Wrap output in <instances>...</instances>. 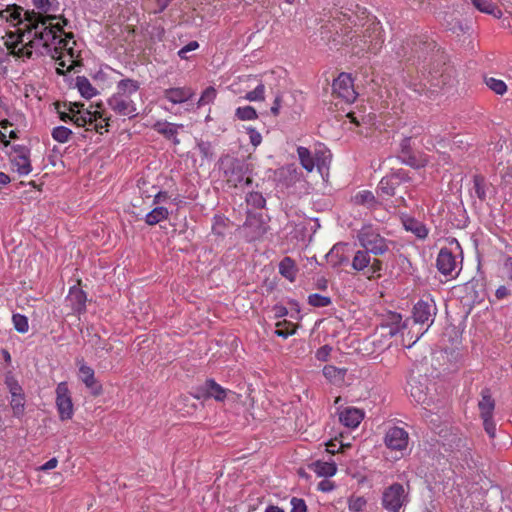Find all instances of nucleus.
Masks as SVG:
<instances>
[{
	"label": "nucleus",
	"mask_w": 512,
	"mask_h": 512,
	"mask_svg": "<svg viewBox=\"0 0 512 512\" xmlns=\"http://www.w3.org/2000/svg\"><path fill=\"white\" fill-rule=\"evenodd\" d=\"M80 378L86 385L88 389H90L92 395L98 396L102 393V386L98 383L94 376V370L86 365H81L79 368Z\"/></svg>",
	"instance_id": "nucleus-16"
},
{
	"label": "nucleus",
	"mask_w": 512,
	"mask_h": 512,
	"mask_svg": "<svg viewBox=\"0 0 512 512\" xmlns=\"http://www.w3.org/2000/svg\"><path fill=\"white\" fill-rule=\"evenodd\" d=\"M391 320H392V323L395 324L396 326L390 327L389 332H388V334L390 336H394L395 334L400 332L401 329H404L407 326V320L405 322H403V324L400 326V323L402 320V317L400 314H393L391 317Z\"/></svg>",
	"instance_id": "nucleus-46"
},
{
	"label": "nucleus",
	"mask_w": 512,
	"mask_h": 512,
	"mask_svg": "<svg viewBox=\"0 0 512 512\" xmlns=\"http://www.w3.org/2000/svg\"><path fill=\"white\" fill-rule=\"evenodd\" d=\"M403 226L407 231H411L414 233L418 238L423 239L428 235V230L421 222L418 220L406 217L402 219Z\"/></svg>",
	"instance_id": "nucleus-25"
},
{
	"label": "nucleus",
	"mask_w": 512,
	"mask_h": 512,
	"mask_svg": "<svg viewBox=\"0 0 512 512\" xmlns=\"http://www.w3.org/2000/svg\"><path fill=\"white\" fill-rule=\"evenodd\" d=\"M249 164L237 158H228L225 162L224 175L227 184L230 187L242 188L252 184V178L249 175Z\"/></svg>",
	"instance_id": "nucleus-1"
},
{
	"label": "nucleus",
	"mask_w": 512,
	"mask_h": 512,
	"mask_svg": "<svg viewBox=\"0 0 512 512\" xmlns=\"http://www.w3.org/2000/svg\"><path fill=\"white\" fill-rule=\"evenodd\" d=\"M318 489L322 492H330L334 489V483L330 480L324 479L318 484Z\"/></svg>",
	"instance_id": "nucleus-55"
},
{
	"label": "nucleus",
	"mask_w": 512,
	"mask_h": 512,
	"mask_svg": "<svg viewBox=\"0 0 512 512\" xmlns=\"http://www.w3.org/2000/svg\"><path fill=\"white\" fill-rule=\"evenodd\" d=\"M168 210L165 207H156L151 212H149L145 217V222L148 225H155L160 221L166 219L168 217Z\"/></svg>",
	"instance_id": "nucleus-34"
},
{
	"label": "nucleus",
	"mask_w": 512,
	"mask_h": 512,
	"mask_svg": "<svg viewBox=\"0 0 512 512\" xmlns=\"http://www.w3.org/2000/svg\"><path fill=\"white\" fill-rule=\"evenodd\" d=\"M76 86L81 95L87 99L92 98L97 94V90L92 86L90 81L84 76L76 78Z\"/></svg>",
	"instance_id": "nucleus-32"
},
{
	"label": "nucleus",
	"mask_w": 512,
	"mask_h": 512,
	"mask_svg": "<svg viewBox=\"0 0 512 512\" xmlns=\"http://www.w3.org/2000/svg\"><path fill=\"white\" fill-rule=\"evenodd\" d=\"M108 105L121 116L132 118L137 115L135 104L130 97L114 94L108 99Z\"/></svg>",
	"instance_id": "nucleus-10"
},
{
	"label": "nucleus",
	"mask_w": 512,
	"mask_h": 512,
	"mask_svg": "<svg viewBox=\"0 0 512 512\" xmlns=\"http://www.w3.org/2000/svg\"><path fill=\"white\" fill-rule=\"evenodd\" d=\"M474 182V190L477 195V197L480 200H485L486 198V191H485V178L481 175H475L473 178Z\"/></svg>",
	"instance_id": "nucleus-40"
},
{
	"label": "nucleus",
	"mask_w": 512,
	"mask_h": 512,
	"mask_svg": "<svg viewBox=\"0 0 512 512\" xmlns=\"http://www.w3.org/2000/svg\"><path fill=\"white\" fill-rule=\"evenodd\" d=\"M504 268L506 269L509 278L512 280V258L508 257L504 263Z\"/></svg>",
	"instance_id": "nucleus-64"
},
{
	"label": "nucleus",
	"mask_w": 512,
	"mask_h": 512,
	"mask_svg": "<svg viewBox=\"0 0 512 512\" xmlns=\"http://www.w3.org/2000/svg\"><path fill=\"white\" fill-rule=\"evenodd\" d=\"M429 77L430 78L428 81L430 83V88L433 90L443 88L444 86L449 84L451 80L450 74L447 73V68L441 71L439 69L429 71Z\"/></svg>",
	"instance_id": "nucleus-19"
},
{
	"label": "nucleus",
	"mask_w": 512,
	"mask_h": 512,
	"mask_svg": "<svg viewBox=\"0 0 512 512\" xmlns=\"http://www.w3.org/2000/svg\"><path fill=\"white\" fill-rule=\"evenodd\" d=\"M236 116L240 120H254L258 117L256 110L252 106L237 108Z\"/></svg>",
	"instance_id": "nucleus-38"
},
{
	"label": "nucleus",
	"mask_w": 512,
	"mask_h": 512,
	"mask_svg": "<svg viewBox=\"0 0 512 512\" xmlns=\"http://www.w3.org/2000/svg\"><path fill=\"white\" fill-rule=\"evenodd\" d=\"M352 201L355 205L364 206L367 209H375L379 204L372 192L363 190L353 196Z\"/></svg>",
	"instance_id": "nucleus-24"
},
{
	"label": "nucleus",
	"mask_w": 512,
	"mask_h": 512,
	"mask_svg": "<svg viewBox=\"0 0 512 512\" xmlns=\"http://www.w3.org/2000/svg\"><path fill=\"white\" fill-rule=\"evenodd\" d=\"M295 333V327L291 323L285 322H279L277 323V329L275 331V334L279 337L287 338L288 336Z\"/></svg>",
	"instance_id": "nucleus-44"
},
{
	"label": "nucleus",
	"mask_w": 512,
	"mask_h": 512,
	"mask_svg": "<svg viewBox=\"0 0 512 512\" xmlns=\"http://www.w3.org/2000/svg\"><path fill=\"white\" fill-rule=\"evenodd\" d=\"M404 174L394 173L388 176H385L381 179L378 185V190L387 196H394L397 187L400 186L402 181L404 180Z\"/></svg>",
	"instance_id": "nucleus-15"
},
{
	"label": "nucleus",
	"mask_w": 512,
	"mask_h": 512,
	"mask_svg": "<svg viewBox=\"0 0 512 512\" xmlns=\"http://www.w3.org/2000/svg\"><path fill=\"white\" fill-rule=\"evenodd\" d=\"M265 86L260 83L256 86V88L252 91H249L245 95V99L248 101H263L265 99Z\"/></svg>",
	"instance_id": "nucleus-43"
},
{
	"label": "nucleus",
	"mask_w": 512,
	"mask_h": 512,
	"mask_svg": "<svg viewBox=\"0 0 512 512\" xmlns=\"http://www.w3.org/2000/svg\"><path fill=\"white\" fill-rule=\"evenodd\" d=\"M33 4L43 12H48L51 6L49 0H33Z\"/></svg>",
	"instance_id": "nucleus-57"
},
{
	"label": "nucleus",
	"mask_w": 512,
	"mask_h": 512,
	"mask_svg": "<svg viewBox=\"0 0 512 512\" xmlns=\"http://www.w3.org/2000/svg\"><path fill=\"white\" fill-rule=\"evenodd\" d=\"M323 374L327 379H335L337 376H340L342 373L339 369L334 366H325L323 369Z\"/></svg>",
	"instance_id": "nucleus-52"
},
{
	"label": "nucleus",
	"mask_w": 512,
	"mask_h": 512,
	"mask_svg": "<svg viewBox=\"0 0 512 512\" xmlns=\"http://www.w3.org/2000/svg\"><path fill=\"white\" fill-rule=\"evenodd\" d=\"M250 141L254 146H258L262 141L261 134L255 129L249 130Z\"/></svg>",
	"instance_id": "nucleus-56"
},
{
	"label": "nucleus",
	"mask_w": 512,
	"mask_h": 512,
	"mask_svg": "<svg viewBox=\"0 0 512 512\" xmlns=\"http://www.w3.org/2000/svg\"><path fill=\"white\" fill-rule=\"evenodd\" d=\"M56 395V405L61 420L71 419L73 416V403L66 382L58 384Z\"/></svg>",
	"instance_id": "nucleus-8"
},
{
	"label": "nucleus",
	"mask_w": 512,
	"mask_h": 512,
	"mask_svg": "<svg viewBox=\"0 0 512 512\" xmlns=\"http://www.w3.org/2000/svg\"><path fill=\"white\" fill-rule=\"evenodd\" d=\"M362 248L373 255H383L389 250V241L371 225H365L357 234Z\"/></svg>",
	"instance_id": "nucleus-2"
},
{
	"label": "nucleus",
	"mask_w": 512,
	"mask_h": 512,
	"mask_svg": "<svg viewBox=\"0 0 512 512\" xmlns=\"http://www.w3.org/2000/svg\"><path fill=\"white\" fill-rule=\"evenodd\" d=\"M58 464V460L56 458H51L44 465L41 466V470L46 471L50 469H54Z\"/></svg>",
	"instance_id": "nucleus-63"
},
{
	"label": "nucleus",
	"mask_w": 512,
	"mask_h": 512,
	"mask_svg": "<svg viewBox=\"0 0 512 512\" xmlns=\"http://www.w3.org/2000/svg\"><path fill=\"white\" fill-rule=\"evenodd\" d=\"M364 417V413L362 410L347 407L339 414L340 422L348 428H356Z\"/></svg>",
	"instance_id": "nucleus-17"
},
{
	"label": "nucleus",
	"mask_w": 512,
	"mask_h": 512,
	"mask_svg": "<svg viewBox=\"0 0 512 512\" xmlns=\"http://www.w3.org/2000/svg\"><path fill=\"white\" fill-rule=\"evenodd\" d=\"M216 95H217V91L214 87H212V86L207 87L203 91L200 99L198 100V103H197L198 107L212 103L214 101V99L216 98Z\"/></svg>",
	"instance_id": "nucleus-39"
},
{
	"label": "nucleus",
	"mask_w": 512,
	"mask_h": 512,
	"mask_svg": "<svg viewBox=\"0 0 512 512\" xmlns=\"http://www.w3.org/2000/svg\"><path fill=\"white\" fill-rule=\"evenodd\" d=\"M41 30H35V38L40 39L44 42L43 46L48 48L50 42H54L58 36L56 35V31L52 28L45 25H40Z\"/></svg>",
	"instance_id": "nucleus-31"
},
{
	"label": "nucleus",
	"mask_w": 512,
	"mask_h": 512,
	"mask_svg": "<svg viewBox=\"0 0 512 512\" xmlns=\"http://www.w3.org/2000/svg\"><path fill=\"white\" fill-rule=\"evenodd\" d=\"M5 385L11 395L10 406L13 411V415L20 418L25 412L26 399L24 391L19 382L12 375H7L5 377Z\"/></svg>",
	"instance_id": "nucleus-5"
},
{
	"label": "nucleus",
	"mask_w": 512,
	"mask_h": 512,
	"mask_svg": "<svg viewBox=\"0 0 512 512\" xmlns=\"http://www.w3.org/2000/svg\"><path fill=\"white\" fill-rule=\"evenodd\" d=\"M482 399L480 400L478 406L481 411V416H489L493 414V410L495 407L494 400L492 399L488 390H483L481 393Z\"/></svg>",
	"instance_id": "nucleus-33"
},
{
	"label": "nucleus",
	"mask_w": 512,
	"mask_h": 512,
	"mask_svg": "<svg viewBox=\"0 0 512 512\" xmlns=\"http://www.w3.org/2000/svg\"><path fill=\"white\" fill-rule=\"evenodd\" d=\"M481 417L483 419V425H484L485 431L488 433V435L490 437H494L495 436L496 427H495V423L492 420V415L481 416Z\"/></svg>",
	"instance_id": "nucleus-48"
},
{
	"label": "nucleus",
	"mask_w": 512,
	"mask_h": 512,
	"mask_svg": "<svg viewBox=\"0 0 512 512\" xmlns=\"http://www.w3.org/2000/svg\"><path fill=\"white\" fill-rule=\"evenodd\" d=\"M410 138H404L401 142V156L410 154Z\"/></svg>",
	"instance_id": "nucleus-62"
},
{
	"label": "nucleus",
	"mask_w": 512,
	"mask_h": 512,
	"mask_svg": "<svg viewBox=\"0 0 512 512\" xmlns=\"http://www.w3.org/2000/svg\"><path fill=\"white\" fill-rule=\"evenodd\" d=\"M193 95L194 91L188 87L169 88L164 91V97L173 104L186 102Z\"/></svg>",
	"instance_id": "nucleus-18"
},
{
	"label": "nucleus",
	"mask_w": 512,
	"mask_h": 512,
	"mask_svg": "<svg viewBox=\"0 0 512 512\" xmlns=\"http://www.w3.org/2000/svg\"><path fill=\"white\" fill-rule=\"evenodd\" d=\"M84 104L80 103H70L68 110L72 112L71 122H73L78 127H84L86 125L92 126V124L98 119L102 118V114L100 111H90V110H81Z\"/></svg>",
	"instance_id": "nucleus-9"
},
{
	"label": "nucleus",
	"mask_w": 512,
	"mask_h": 512,
	"mask_svg": "<svg viewBox=\"0 0 512 512\" xmlns=\"http://www.w3.org/2000/svg\"><path fill=\"white\" fill-rule=\"evenodd\" d=\"M183 125L171 124V123H160L157 122L154 125L155 130L165 136L167 139L172 140L174 144H179L180 141L177 138L178 128H182Z\"/></svg>",
	"instance_id": "nucleus-21"
},
{
	"label": "nucleus",
	"mask_w": 512,
	"mask_h": 512,
	"mask_svg": "<svg viewBox=\"0 0 512 512\" xmlns=\"http://www.w3.org/2000/svg\"><path fill=\"white\" fill-rule=\"evenodd\" d=\"M309 468L313 470L318 476L331 477L335 475L337 471L336 464L334 462H327L317 460L309 465Z\"/></svg>",
	"instance_id": "nucleus-22"
},
{
	"label": "nucleus",
	"mask_w": 512,
	"mask_h": 512,
	"mask_svg": "<svg viewBox=\"0 0 512 512\" xmlns=\"http://www.w3.org/2000/svg\"><path fill=\"white\" fill-rule=\"evenodd\" d=\"M247 203L255 208H263L265 206L266 200L259 192H251L248 194Z\"/></svg>",
	"instance_id": "nucleus-45"
},
{
	"label": "nucleus",
	"mask_w": 512,
	"mask_h": 512,
	"mask_svg": "<svg viewBox=\"0 0 512 512\" xmlns=\"http://www.w3.org/2000/svg\"><path fill=\"white\" fill-rule=\"evenodd\" d=\"M413 320L415 324H427V328L416 334L415 340L412 344L416 343L421 336L428 330L433 324L437 315V307L433 298L425 296L420 299L413 308Z\"/></svg>",
	"instance_id": "nucleus-3"
},
{
	"label": "nucleus",
	"mask_w": 512,
	"mask_h": 512,
	"mask_svg": "<svg viewBox=\"0 0 512 512\" xmlns=\"http://www.w3.org/2000/svg\"><path fill=\"white\" fill-rule=\"evenodd\" d=\"M408 433L400 427L394 426L387 430L384 442L391 450L402 451L408 445Z\"/></svg>",
	"instance_id": "nucleus-11"
},
{
	"label": "nucleus",
	"mask_w": 512,
	"mask_h": 512,
	"mask_svg": "<svg viewBox=\"0 0 512 512\" xmlns=\"http://www.w3.org/2000/svg\"><path fill=\"white\" fill-rule=\"evenodd\" d=\"M15 155L11 158L13 166L16 167L20 175H27L31 172L32 167L29 160V150L25 146L13 147Z\"/></svg>",
	"instance_id": "nucleus-12"
},
{
	"label": "nucleus",
	"mask_w": 512,
	"mask_h": 512,
	"mask_svg": "<svg viewBox=\"0 0 512 512\" xmlns=\"http://www.w3.org/2000/svg\"><path fill=\"white\" fill-rule=\"evenodd\" d=\"M68 301L71 303L72 309L80 313L85 309L86 295L82 290L73 287L70 289Z\"/></svg>",
	"instance_id": "nucleus-26"
},
{
	"label": "nucleus",
	"mask_w": 512,
	"mask_h": 512,
	"mask_svg": "<svg viewBox=\"0 0 512 512\" xmlns=\"http://www.w3.org/2000/svg\"><path fill=\"white\" fill-rule=\"evenodd\" d=\"M331 352V348L327 345L320 347L316 352V358L321 361H326L329 354Z\"/></svg>",
	"instance_id": "nucleus-53"
},
{
	"label": "nucleus",
	"mask_w": 512,
	"mask_h": 512,
	"mask_svg": "<svg viewBox=\"0 0 512 512\" xmlns=\"http://www.w3.org/2000/svg\"><path fill=\"white\" fill-rule=\"evenodd\" d=\"M281 101H282L281 94H277L276 97H275V100L273 102V105L271 107V113L274 116H277L279 114L280 107H281Z\"/></svg>",
	"instance_id": "nucleus-58"
},
{
	"label": "nucleus",
	"mask_w": 512,
	"mask_h": 512,
	"mask_svg": "<svg viewBox=\"0 0 512 512\" xmlns=\"http://www.w3.org/2000/svg\"><path fill=\"white\" fill-rule=\"evenodd\" d=\"M279 272L290 281H294L297 273L295 261L290 257H284L279 263Z\"/></svg>",
	"instance_id": "nucleus-28"
},
{
	"label": "nucleus",
	"mask_w": 512,
	"mask_h": 512,
	"mask_svg": "<svg viewBox=\"0 0 512 512\" xmlns=\"http://www.w3.org/2000/svg\"><path fill=\"white\" fill-rule=\"evenodd\" d=\"M370 253L366 250H358L352 260V267L354 270L362 272L366 276V272L370 267Z\"/></svg>",
	"instance_id": "nucleus-23"
},
{
	"label": "nucleus",
	"mask_w": 512,
	"mask_h": 512,
	"mask_svg": "<svg viewBox=\"0 0 512 512\" xmlns=\"http://www.w3.org/2000/svg\"><path fill=\"white\" fill-rule=\"evenodd\" d=\"M232 391L223 388L213 379H207L204 384L195 388L193 396L198 400H207L210 398L218 402H223Z\"/></svg>",
	"instance_id": "nucleus-6"
},
{
	"label": "nucleus",
	"mask_w": 512,
	"mask_h": 512,
	"mask_svg": "<svg viewBox=\"0 0 512 512\" xmlns=\"http://www.w3.org/2000/svg\"><path fill=\"white\" fill-rule=\"evenodd\" d=\"M436 265L442 274L452 275L456 271L457 261L449 249L442 248L438 254Z\"/></svg>",
	"instance_id": "nucleus-13"
},
{
	"label": "nucleus",
	"mask_w": 512,
	"mask_h": 512,
	"mask_svg": "<svg viewBox=\"0 0 512 512\" xmlns=\"http://www.w3.org/2000/svg\"><path fill=\"white\" fill-rule=\"evenodd\" d=\"M7 36H8V40H6L5 45L11 51V53L13 55H15L17 57L26 56L28 58H30L32 56V51L27 50L24 47H21L16 50L18 43L22 42L23 35L18 36L17 39H14L15 35L13 33L8 34Z\"/></svg>",
	"instance_id": "nucleus-27"
},
{
	"label": "nucleus",
	"mask_w": 512,
	"mask_h": 512,
	"mask_svg": "<svg viewBox=\"0 0 512 512\" xmlns=\"http://www.w3.org/2000/svg\"><path fill=\"white\" fill-rule=\"evenodd\" d=\"M139 82L133 79H123L117 84V92L115 94H119L126 97H131L132 94L136 93L139 90Z\"/></svg>",
	"instance_id": "nucleus-29"
},
{
	"label": "nucleus",
	"mask_w": 512,
	"mask_h": 512,
	"mask_svg": "<svg viewBox=\"0 0 512 512\" xmlns=\"http://www.w3.org/2000/svg\"><path fill=\"white\" fill-rule=\"evenodd\" d=\"M12 320L16 331L20 333H25L28 331L29 324L26 316L21 314H14Z\"/></svg>",
	"instance_id": "nucleus-42"
},
{
	"label": "nucleus",
	"mask_w": 512,
	"mask_h": 512,
	"mask_svg": "<svg viewBox=\"0 0 512 512\" xmlns=\"http://www.w3.org/2000/svg\"><path fill=\"white\" fill-rule=\"evenodd\" d=\"M24 16L25 20L29 23V31L37 30L40 28V25H45L48 21L56 19V16H44L41 13H37L35 11H26Z\"/></svg>",
	"instance_id": "nucleus-20"
},
{
	"label": "nucleus",
	"mask_w": 512,
	"mask_h": 512,
	"mask_svg": "<svg viewBox=\"0 0 512 512\" xmlns=\"http://www.w3.org/2000/svg\"><path fill=\"white\" fill-rule=\"evenodd\" d=\"M71 135L72 131L65 126H58L52 130L53 139L59 143H66Z\"/></svg>",
	"instance_id": "nucleus-37"
},
{
	"label": "nucleus",
	"mask_w": 512,
	"mask_h": 512,
	"mask_svg": "<svg viewBox=\"0 0 512 512\" xmlns=\"http://www.w3.org/2000/svg\"><path fill=\"white\" fill-rule=\"evenodd\" d=\"M21 7L17 5L12 6L11 10V20L10 21H21Z\"/></svg>",
	"instance_id": "nucleus-59"
},
{
	"label": "nucleus",
	"mask_w": 512,
	"mask_h": 512,
	"mask_svg": "<svg viewBox=\"0 0 512 512\" xmlns=\"http://www.w3.org/2000/svg\"><path fill=\"white\" fill-rule=\"evenodd\" d=\"M171 2H172V0H156L157 9H155L154 13L163 12L169 6V4Z\"/></svg>",
	"instance_id": "nucleus-60"
},
{
	"label": "nucleus",
	"mask_w": 512,
	"mask_h": 512,
	"mask_svg": "<svg viewBox=\"0 0 512 512\" xmlns=\"http://www.w3.org/2000/svg\"><path fill=\"white\" fill-rule=\"evenodd\" d=\"M308 303L315 307H326L331 304V298L315 293L308 296Z\"/></svg>",
	"instance_id": "nucleus-41"
},
{
	"label": "nucleus",
	"mask_w": 512,
	"mask_h": 512,
	"mask_svg": "<svg viewBox=\"0 0 512 512\" xmlns=\"http://www.w3.org/2000/svg\"><path fill=\"white\" fill-rule=\"evenodd\" d=\"M382 270V261L377 258H374L370 261V267L366 272V277L373 278L377 273Z\"/></svg>",
	"instance_id": "nucleus-47"
},
{
	"label": "nucleus",
	"mask_w": 512,
	"mask_h": 512,
	"mask_svg": "<svg viewBox=\"0 0 512 512\" xmlns=\"http://www.w3.org/2000/svg\"><path fill=\"white\" fill-rule=\"evenodd\" d=\"M333 94L341 98L346 103H352L357 98L353 81L350 74L341 73L332 84Z\"/></svg>",
	"instance_id": "nucleus-7"
},
{
	"label": "nucleus",
	"mask_w": 512,
	"mask_h": 512,
	"mask_svg": "<svg viewBox=\"0 0 512 512\" xmlns=\"http://www.w3.org/2000/svg\"><path fill=\"white\" fill-rule=\"evenodd\" d=\"M109 118H98L92 125L93 128L100 134H103V129L107 132L109 126Z\"/></svg>",
	"instance_id": "nucleus-51"
},
{
	"label": "nucleus",
	"mask_w": 512,
	"mask_h": 512,
	"mask_svg": "<svg viewBox=\"0 0 512 512\" xmlns=\"http://www.w3.org/2000/svg\"><path fill=\"white\" fill-rule=\"evenodd\" d=\"M485 84L498 95H503L507 91V85L504 81L494 77H485Z\"/></svg>",
	"instance_id": "nucleus-36"
},
{
	"label": "nucleus",
	"mask_w": 512,
	"mask_h": 512,
	"mask_svg": "<svg viewBox=\"0 0 512 512\" xmlns=\"http://www.w3.org/2000/svg\"><path fill=\"white\" fill-rule=\"evenodd\" d=\"M197 147H198V150L200 151V153L204 157L208 158V157L211 156V146H210V143L201 141V142L198 143Z\"/></svg>",
	"instance_id": "nucleus-54"
},
{
	"label": "nucleus",
	"mask_w": 512,
	"mask_h": 512,
	"mask_svg": "<svg viewBox=\"0 0 512 512\" xmlns=\"http://www.w3.org/2000/svg\"><path fill=\"white\" fill-rule=\"evenodd\" d=\"M472 4L479 11L493 15L496 18H501L502 12L498 7L490 0H471Z\"/></svg>",
	"instance_id": "nucleus-30"
},
{
	"label": "nucleus",
	"mask_w": 512,
	"mask_h": 512,
	"mask_svg": "<svg viewBox=\"0 0 512 512\" xmlns=\"http://www.w3.org/2000/svg\"><path fill=\"white\" fill-rule=\"evenodd\" d=\"M292 509L291 512H306L307 507L303 499L292 498L291 500Z\"/></svg>",
	"instance_id": "nucleus-50"
},
{
	"label": "nucleus",
	"mask_w": 512,
	"mask_h": 512,
	"mask_svg": "<svg viewBox=\"0 0 512 512\" xmlns=\"http://www.w3.org/2000/svg\"><path fill=\"white\" fill-rule=\"evenodd\" d=\"M297 153L303 168L308 172H312L314 169V160L310 151L305 147H298Z\"/></svg>",
	"instance_id": "nucleus-35"
},
{
	"label": "nucleus",
	"mask_w": 512,
	"mask_h": 512,
	"mask_svg": "<svg viewBox=\"0 0 512 512\" xmlns=\"http://www.w3.org/2000/svg\"><path fill=\"white\" fill-rule=\"evenodd\" d=\"M409 501V485L405 488L400 483H393L382 493V505L389 512H399Z\"/></svg>",
	"instance_id": "nucleus-4"
},
{
	"label": "nucleus",
	"mask_w": 512,
	"mask_h": 512,
	"mask_svg": "<svg viewBox=\"0 0 512 512\" xmlns=\"http://www.w3.org/2000/svg\"><path fill=\"white\" fill-rule=\"evenodd\" d=\"M198 47L199 43L197 41H191L178 51V55L182 59H187L188 57L186 54L190 51L196 50Z\"/></svg>",
	"instance_id": "nucleus-49"
},
{
	"label": "nucleus",
	"mask_w": 512,
	"mask_h": 512,
	"mask_svg": "<svg viewBox=\"0 0 512 512\" xmlns=\"http://www.w3.org/2000/svg\"><path fill=\"white\" fill-rule=\"evenodd\" d=\"M400 157H401L402 161L404 163H406L407 165L412 166V167L418 166L415 156H412L411 154H407L406 156H400Z\"/></svg>",
	"instance_id": "nucleus-61"
},
{
	"label": "nucleus",
	"mask_w": 512,
	"mask_h": 512,
	"mask_svg": "<svg viewBox=\"0 0 512 512\" xmlns=\"http://www.w3.org/2000/svg\"><path fill=\"white\" fill-rule=\"evenodd\" d=\"M419 377H411L408 385L409 392L414 401L421 405H428V397H427V386Z\"/></svg>",
	"instance_id": "nucleus-14"
}]
</instances>
